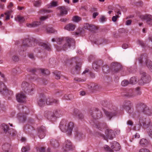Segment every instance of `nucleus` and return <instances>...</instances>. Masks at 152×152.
<instances>
[{"instance_id":"45","label":"nucleus","mask_w":152,"mask_h":152,"mask_svg":"<svg viewBox=\"0 0 152 152\" xmlns=\"http://www.w3.org/2000/svg\"><path fill=\"white\" fill-rule=\"evenodd\" d=\"M17 20L16 19V20H18L19 22L20 23L23 22L25 20L24 17L19 16H18L17 17Z\"/></svg>"},{"instance_id":"60","label":"nucleus","mask_w":152,"mask_h":152,"mask_svg":"<svg viewBox=\"0 0 152 152\" xmlns=\"http://www.w3.org/2000/svg\"><path fill=\"white\" fill-rule=\"evenodd\" d=\"M12 60L15 61H18L19 60V58L18 56L14 55L12 57Z\"/></svg>"},{"instance_id":"26","label":"nucleus","mask_w":152,"mask_h":152,"mask_svg":"<svg viewBox=\"0 0 152 152\" xmlns=\"http://www.w3.org/2000/svg\"><path fill=\"white\" fill-rule=\"evenodd\" d=\"M40 97V98L38 101V104L40 106H44L46 103L45 96L43 95H41Z\"/></svg>"},{"instance_id":"21","label":"nucleus","mask_w":152,"mask_h":152,"mask_svg":"<svg viewBox=\"0 0 152 152\" xmlns=\"http://www.w3.org/2000/svg\"><path fill=\"white\" fill-rule=\"evenodd\" d=\"M73 114L76 117L80 119H82L84 118L83 115L77 109H75L73 112Z\"/></svg>"},{"instance_id":"17","label":"nucleus","mask_w":152,"mask_h":152,"mask_svg":"<svg viewBox=\"0 0 152 152\" xmlns=\"http://www.w3.org/2000/svg\"><path fill=\"white\" fill-rule=\"evenodd\" d=\"M63 148L64 151H66L72 149V148L71 142L68 140L66 141L63 145Z\"/></svg>"},{"instance_id":"22","label":"nucleus","mask_w":152,"mask_h":152,"mask_svg":"<svg viewBox=\"0 0 152 152\" xmlns=\"http://www.w3.org/2000/svg\"><path fill=\"white\" fill-rule=\"evenodd\" d=\"M117 109L116 108L115 110L112 112L105 111L104 112L106 116L110 120L112 117L116 115L117 113Z\"/></svg>"},{"instance_id":"32","label":"nucleus","mask_w":152,"mask_h":152,"mask_svg":"<svg viewBox=\"0 0 152 152\" xmlns=\"http://www.w3.org/2000/svg\"><path fill=\"white\" fill-rule=\"evenodd\" d=\"M51 145L55 148H57L59 145V141L55 139H53L50 141Z\"/></svg>"},{"instance_id":"14","label":"nucleus","mask_w":152,"mask_h":152,"mask_svg":"<svg viewBox=\"0 0 152 152\" xmlns=\"http://www.w3.org/2000/svg\"><path fill=\"white\" fill-rule=\"evenodd\" d=\"M38 135L39 138L42 139L43 138L45 135V132H46V128L45 127L41 126L38 129Z\"/></svg>"},{"instance_id":"40","label":"nucleus","mask_w":152,"mask_h":152,"mask_svg":"<svg viewBox=\"0 0 152 152\" xmlns=\"http://www.w3.org/2000/svg\"><path fill=\"white\" fill-rule=\"evenodd\" d=\"M74 98L72 94L65 95L63 97V99L67 100H72Z\"/></svg>"},{"instance_id":"64","label":"nucleus","mask_w":152,"mask_h":152,"mask_svg":"<svg viewBox=\"0 0 152 152\" xmlns=\"http://www.w3.org/2000/svg\"><path fill=\"white\" fill-rule=\"evenodd\" d=\"M137 43L141 45L142 47H144L145 46L144 44V43L143 42L140 40H138L137 41Z\"/></svg>"},{"instance_id":"61","label":"nucleus","mask_w":152,"mask_h":152,"mask_svg":"<svg viewBox=\"0 0 152 152\" xmlns=\"http://www.w3.org/2000/svg\"><path fill=\"white\" fill-rule=\"evenodd\" d=\"M48 16H42L41 17L39 18L40 20L41 21H44L48 18Z\"/></svg>"},{"instance_id":"28","label":"nucleus","mask_w":152,"mask_h":152,"mask_svg":"<svg viewBox=\"0 0 152 152\" xmlns=\"http://www.w3.org/2000/svg\"><path fill=\"white\" fill-rule=\"evenodd\" d=\"M102 63V61L101 60L96 61L93 64V68L94 69H97L100 67Z\"/></svg>"},{"instance_id":"57","label":"nucleus","mask_w":152,"mask_h":152,"mask_svg":"<svg viewBox=\"0 0 152 152\" xmlns=\"http://www.w3.org/2000/svg\"><path fill=\"white\" fill-rule=\"evenodd\" d=\"M34 4L35 7H38L41 5V2L39 1H36L34 2Z\"/></svg>"},{"instance_id":"50","label":"nucleus","mask_w":152,"mask_h":152,"mask_svg":"<svg viewBox=\"0 0 152 152\" xmlns=\"http://www.w3.org/2000/svg\"><path fill=\"white\" fill-rule=\"evenodd\" d=\"M57 2L55 1H52L50 3V5L48 7V8H51L53 7H56L58 5Z\"/></svg>"},{"instance_id":"16","label":"nucleus","mask_w":152,"mask_h":152,"mask_svg":"<svg viewBox=\"0 0 152 152\" xmlns=\"http://www.w3.org/2000/svg\"><path fill=\"white\" fill-rule=\"evenodd\" d=\"M0 92L2 94H5L6 93H9L12 94L13 92L12 91H9L6 88V86L4 83L0 81Z\"/></svg>"},{"instance_id":"24","label":"nucleus","mask_w":152,"mask_h":152,"mask_svg":"<svg viewBox=\"0 0 152 152\" xmlns=\"http://www.w3.org/2000/svg\"><path fill=\"white\" fill-rule=\"evenodd\" d=\"M57 8L60 10V14H58L59 16H63L67 14V9L65 6H59Z\"/></svg>"},{"instance_id":"52","label":"nucleus","mask_w":152,"mask_h":152,"mask_svg":"<svg viewBox=\"0 0 152 152\" xmlns=\"http://www.w3.org/2000/svg\"><path fill=\"white\" fill-rule=\"evenodd\" d=\"M46 30L47 32L49 33H52L55 32L54 30L52 27H48Z\"/></svg>"},{"instance_id":"10","label":"nucleus","mask_w":152,"mask_h":152,"mask_svg":"<svg viewBox=\"0 0 152 152\" xmlns=\"http://www.w3.org/2000/svg\"><path fill=\"white\" fill-rule=\"evenodd\" d=\"M142 115H139V123L141 126H143L145 128H147L148 127V125L150 123V120H148L147 121L146 118L142 117Z\"/></svg>"},{"instance_id":"15","label":"nucleus","mask_w":152,"mask_h":152,"mask_svg":"<svg viewBox=\"0 0 152 152\" xmlns=\"http://www.w3.org/2000/svg\"><path fill=\"white\" fill-rule=\"evenodd\" d=\"M16 98L18 102L23 103L25 102L26 96L24 93L20 92L16 95Z\"/></svg>"},{"instance_id":"58","label":"nucleus","mask_w":152,"mask_h":152,"mask_svg":"<svg viewBox=\"0 0 152 152\" xmlns=\"http://www.w3.org/2000/svg\"><path fill=\"white\" fill-rule=\"evenodd\" d=\"M56 42L58 44H60L62 42L63 39L62 38H57L56 39Z\"/></svg>"},{"instance_id":"37","label":"nucleus","mask_w":152,"mask_h":152,"mask_svg":"<svg viewBox=\"0 0 152 152\" xmlns=\"http://www.w3.org/2000/svg\"><path fill=\"white\" fill-rule=\"evenodd\" d=\"M39 45L42 47L48 50L49 51L51 50L50 47V45L49 46L48 45L45 43L41 42L39 44Z\"/></svg>"},{"instance_id":"3","label":"nucleus","mask_w":152,"mask_h":152,"mask_svg":"<svg viewBox=\"0 0 152 152\" xmlns=\"http://www.w3.org/2000/svg\"><path fill=\"white\" fill-rule=\"evenodd\" d=\"M34 84H30L26 81H23L21 84V88L22 90L26 93L31 94L32 92L35 88Z\"/></svg>"},{"instance_id":"12","label":"nucleus","mask_w":152,"mask_h":152,"mask_svg":"<svg viewBox=\"0 0 152 152\" xmlns=\"http://www.w3.org/2000/svg\"><path fill=\"white\" fill-rule=\"evenodd\" d=\"M140 18L142 20H146V23L149 25H152V15H150L146 14L141 15Z\"/></svg>"},{"instance_id":"39","label":"nucleus","mask_w":152,"mask_h":152,"mask_svg":"<svg viewBox=\"0 0 152 152\" xmlns=\"http://www.w3.org/2000/svg\"><path fill=\"white\" fill-rule=\"evenodd\" d=\"M143 114H146L148 115H152V112L151 110L148 107L146 106Z\"/></svg>"},{"instance_id":"6","label":"nucleus","mask_w":152,"mask_h":152,"mask_svg":"<svg viewBox=\"0 0 152 152\" xmlns=\"http://www.w3.org/2000/svg\"><path fill=\"white\" fill-rule=\"evenodd\" d=\"M2 129L4 131V132L11 136H14L16 135V132L12 129H9V127L5 124H3L1 125Z\"/></svg>"},{"instance_id":"38","label":"nucleus","mask_w":152,"mask_h":152,"mask_svg":"<svg viewBox=\"0 0 152 152\" xmlns=\"http://www.w3.org/2000/svg\"><path fill=\"white\" fill-rule=\"evenodd\" d=\"M132 104V103L129 101H126L124 102L123 104L121 105V108H123L127 106L128 107L129 105Z\"/></svg>"},{"instance_id":"13","label":"nucleus","mask_w":152,"mask_h":152,"mask_svg":"<svg viewBox=\"0 0 152 152\" xmlns=\"http://www.w3.org/2000/svg\"><path fill=\"white\" fill-rule=\"evenodd\" d=\"M122 66L119 64L117 63H113L111 64V69L114 73L118 72L122 69Z\"/></svg>"},{"instance_id":"25","label":"nucleus","mask_w":152,"mask_h":152,"mask_svg":"<svg viewBox=\"0 0 152 152\" xmlns=\"http://www.w3.org/2000/svg\"><path fill=\"white\" fill-rule=\"evenodd\" d=\"M24 131L28 134H31L32 132L34 130V127L28 124L26 125L24 127Z\"/></svg>"},{"instance_id":"51","label":"nucleus","mask_w":152,"mask_h":152,"mask_svg":"<svg viewBox=\"0 0 152 152\" xmlns=\"http://www.w3.org/2000/svg\"><path fill=\"white\" fill-rule=\"evenodd\" d=\"M61 72H54L55 75V78L57 80L59 79L60 78Z\"/></svg>"},{"instance_id":"42","label":"nucleus","mask_w":152,"mask_h":152,"mask_svg":"<svg viewBox=\"0 0 152 152\" xmlns=\"http://www.w3.org/2000/svg\"><path fill=\"white\" fill-rule=\"evenodd\" d=\"M81 64L80 63H77L75 67V69L76 72V74H78L79 72L80 69V68L81 67Z\"/></svg>"},{"instance_id":"20","label":"nucleus","mask_w":152,"mask_h":152,"mask_svg":"<svg viewBox=\"0 0 152 152\" xmlns=\"http://www.w3.org/2000/svg\"><path fill=\"white\" fill-rule=\"evenodd\" d=\"M45 100L46 104L48 105H52L54 103L58 104L59 102L58 100L51 98L45 97Z\"/></svg>"},{"instance_id":"46","label":"nucleus","mask_w":152,"mask_h":152,"mask_svg":"<svg viewBox=\"0 0 152 152\" xmlns=\"http://www.w3.org/2000/svg\"><path fill=\"white\" fill-rule=\"evenodd\" d=\"M140 143L141 145L143 146L147 144L148 143V141L146 139H142L140 141Z\"/></svg>"},{"instance_id":"55","label":"nucleus","mask_w":152,"mask_h":152,"mask_svg":"<svg viewBox=\"0 0 152 152\" xmlns=\"http://www.w3.org/2000/svg\"><path fill=\"white\" fill-rule=\"evenodd\" d=\"M129 84H130L129 82L126 80H124L121 82V85L124 86H127Z\"/></svg>"},{"instance_id":"48","label":"nucleus","mask_w":152,"mask_h":152,"mask_svg":"<svg viewBox=\"0 0 152 152\" xmlns=\"http://www.w3.org/2000/svg\"><path fill=\"white\" fill-rule=\"evenodd\" d=\"M75 135L78 138L80 139L82 137L83 134L81 132L77 131L76 132Z\"/></svg>"},{"instance_id":"56","label":"nucleus","mask_w":152,"mask_h":152,"mask_svg":"<svg viewBox=\"0 0 152 152\" xmlns=\"http://www.w3.org/2000/svg\"><path fill=\"white\" fill-rule=\"evenodd\" d=\"M86 80V79H81L80 78H74V80L75 81L80 83L84 82Z\"/></svg>"},{"instance_id":"7","label":"nucleus","mask_w":152,"mask_h":152,"mask_svg":"<svg viewBox=\"0 0 152 152\" xmlns=\"http://www.w3.org/2000/svg\"><path fill=\"white\" fill-rule=\"evenodd\" d=\"M141 75V79L139 81V83L141 85L149 83L151 80V78L149 75L145 72L140 73Z\"/></svg>"},{"instance_id":"29","label":"nucleus","mask_w":152,"mask_h":152,"mask_svg":"<svg viewBox=\"0 0 152 152\" xmlns=\"http://www.w3.org/2000/svg\"><path fill=\"white\" fill-rule=\"evenodd\" d=\"M18 118L20 121L23 123L26 119V116L24 114L19 113L18 115Z\"/></svg>"},{"instance_id":"27","label":"nucleus","mask_w":152,"mask_h":152,"mask_svg":"<svg viewBox=\"0 0 152 152\" xmlns=\"http://www.w3.org/2000/svg\"><path fill=\"white\" fill-rule=\"evenodd\" d=\"M76 26L75 25L70 23L67 24L64 27L65 29L69 31H73L75 28Z\"/></svg>"},{"instance_id":"36","label":"nucleus","mask_w":152,"mask_h":152,"mask_svg":"<svg viewBox=\"0 0 152 152\" xmlns=\"http://www.w3.org/2000/svg\"><path fill=\"white\" fill-rule=\"evenodd\" d=\"M95 125L98 129L100 130L105 127V124L104 123H96Z\"/></svg>"},{"instance_id":"41","label":"nucleus","mask_w":152,"mask_h":152,"mask_svg":"<svg viewBox=\"0 0 152 152\" xmlns=\"http://www.w3.org/2000/svg\"><path fill=\"white\" fill-rule=\"evenodd\" d=\"M134 91V97L138 95H140L141 94V92L140 91V88L139 87L137 88Z\"/></svg>"},{"instance_id":"19","label":"nucleus","mask_w":152,"mask_h":152,"mask_svg":"<svg viewBox=\"0 0 152 152\" xmlns=\"http://www.w3.org/2000/svg\"><path fill=\"white\" fill-rule=\"evenodd\" d=\"M84 28L85 29H88L93 32H95L98 30L97 27L96 26L90 24L88 23L85 24Z\"/></svg>"},{"instance_id":"9","label":"nucleus","mask_w":152,"mask_h":152,"mask_svg":"<svg viewBox=\"0 0 152 152\" xmlns=\"http://www.w3.org/2000/svg\"><path fill=\"white\" fill-rule=\"evenodd\" d=\"M105 137L103 134L101 136L104 138V139L107 140V139H112L115 136V132L112 130L110 129H107L105 131Z\"/></svg>"},{"instance_id":"35","label":"nucleus","mask_w":152,"mask_h":152,"mask_svg":"<svg viewBox=\"0 0 152 152\" xmlns=\"http://www.w3.org/2000/svg\"><path fill=\"white\" fill-rule=\"evenodd\" d=\"M134 91L132 89L129 90L125 95L129 97H134Z\"/></svg>"},{"instance_id":"8","label":"nucleus","mask_w":152,"mask_h":152,"mask_svg":"<svg viewBox=\"0 0 152 152\" xmlns=\"http://www.w3.org/2000/svg\"><path fill=\"white\" fill-rule=\"evenodd\" d=\"M90 113L92 118L95 119L100 118L102 117V113L98 108L93 109L90 111Z\"/></svg>"},{"instance_id":"44","label":"nucleus","mask_w":152,"mask_h":152,"mask_svg":"<svg viewBox=\"0 0 152 152\" xmlns=\"http://www.w3.org/2000/svg\"><path fill=\"white\" fill-rule=\"evenodd\" d=\"M30 148L29 145H26L25 146H23L21 149L22 152H27L30 151Z\"/></svg>"},{"instance_id":"49","label":"nucleus","mask_w":152,"mask_h":152,"mask_svg":"<svg viewBox=\"0 0 152 152\" xmlns=\"http://www.w3.org/2000/svg\"><path fill=\"white\" fill-rule=\"evenodd\" d=\"M45 148L44 147H37L36 148L37 152H45Z\"/></svg>"},{"instance_id":"11","label":"nucleus","mask_w":152,"mask_h":152,"mask_svg":"<svg viewBox=\"0 0 152 152\" xmlns=\"http://www.w3.org/2000/svg\"><path fill=\"white\" fill-rule=\"evenodd\" d=\"M146 106L143 103H138L136 106V111L140 114L143 115Z\"/></svg>"},{"instance_id":"18","label":"nucleus","mask_w":152,"mask_h":152,"mask_svg":"<svg viewBox=\"0 0 152 152\" xmlns=\"http://www.w3.org/2000/svg\"><path fill=\"white\" fill-rule=\"evenodd\" d=\"M23 43V45L25 47H30L35 45V42L29 38L24 40Z\"/></svg>"},{"instance_id":"23","label":"nucleus","mask_w":152,"mask_h":152,"mask_svg":"<svg viewBox=\"0 0 152 152\" xmlns=\"http://www.w3.org/2000/svg\"><path fill=\"white\" fill-rule=\"evenodd\" d=\"M2 148L4 152H11L12 146L10 143H6L3 145Z\"/></svg>"},{"instance_id":"31","label":"nucleus","mask_w":152,"mask_h":152,"mask_svg":"<svg viewBox=\"0 0 152 152\" xmlns=\"http://www.w3.org/2000/svg\"><path fill=\"white\" fill-rule=\"evenodd\" d=\"M66 42L69 48H70L72 46H74V44L75 43V41L74 39H73L67 37Z\"/></svg>"},{"instance_id":"53","label":"nucleus","mask_w":152,"mask_h":152,"mask_svg":"<svg viewBox=\"0 0 152 152\" xmlns=\"http://www.w3.org/2000/svg\"><path fill=\"white\" fill-rule=\"evenodd\" d=\"M81 20L80 17L77 16H75L72 18V20L75 22H78Z\"/></svg>"},{"instance_id":"59","label":"nucleus","mask_w":152,"mask_h":152,"mask_svg":"<svg viewBox=\"0 0 152 152\" xmlns=\"http://www.w3.org/2000/svg\"><path fill=\"white\" fill-rule=\"evenodd\" d=\"M139 152H151L148 149L146 148H142L140 149Z\"/></svg>"},{"instance_id":"63","label":"nucleus","mask_w":152,"mask_h":152,"mask_svg":"<svg viewBox=\"0 0 152 152\" xmlns=\"http://www.w3.org/2000/svg\"><path fill=\"white\" fill-rule=\"evenodd\" d=\"M119 17V16L118 15L113 16L112 18V20L113 21L115 22L117 20V19Z\"/></svg>"},{"instance_id":"33","label":"nucleus","mask_w":152,"mask_h":152,"mask_svg":"<svg viewBox=\"0 0 152 152\" xmlns=\"http://www.w3.org/2000/svg\"><path fill=\"white\" fill-rule=\"evenodd\" d=\"M40 24V22L35 21L32 23L27 24V26L28 27H34L39 25Z\"/></svg>"},{"instance_id":"1","label":"nucleus","mask_w":152,"mask_h":152,"mask_svg":"<svg viewBox=\"0 0 152 152\" xmlns=\"http://www.w3.org/2000/svg\"><path fill=\"white\" fill-rule=\"evenodd\" d=\"M74 126L73 122L62 120L60 122V128L62 132H66L68 135H71Z\"/></svg>"},{"instance_id":"43","label":"nucleus","mask_w":152,"mask_h":152,"mask_svg":"<svg viewBox=\"0 0 152 152\" xmlns=\"http://www.w3.org/2000/svg\"><path fill=\"white\" fill-rule=\"evenodd\" d=\"M129 83L132 84H134L137 82V78L134 77H132L130 79Z\"/></svg>"},{"instance_id":"34","label":"nucleus","mask_w":152,"mask_h":152,"mask_svg":"<svg viewBox=\"0 0 152 152\" xmlns=\"http://www.w3.org/2000/svg\"><path fill=\"white\" fill-rule=\"evenodd\" d=\"M88 87L91 90H96L98 88L99 86L96 84L94 83H91L88 85Z\"/></svg>"},{"instance_id":"4","label":"nucleus","mask_w":152,"mask_h":152,"mask_svg":"<svg viewBox=\"0 0 152 152\" xmlns=\"http://www.w3.org/2000/svg\"><path fill=\"white\" fill-rule=\"evenodd\" d=\"M120 146L119 144L116 142L114 141L113 143V145L111 146V149L107 145H105L104 146V150L109 152H113V150L115 151H118L120 149Z\"/></svg>"},{"instance_id":"30","label":"nucleus","mask_w":152,"mask_h":152,"mask_svg":"<svg viewBox=\"0 0 152 152\" xmlns=\"http://www.w3.org/2000/svg\"><path fill=\"white\" fill-rule=\"evenodd\" d=\"M132 104L129 105L128 107L127 106L124 108H122V109H125L127 112L130 114L132 113L133 112V109L132 108Z\"/></svg>"},{"instance_id":"5","label":"nucleus","mask_w":152,"mask_h":152,"mask_svg":"<svg viewBox=\"0 0 152 152\" xmlns=\"http://www.w3.org/2000/svg\"><path fill=\"white\" fill-rule=\"evenodd\" d=\"M143 58L146 59V64L147 66L152 72V62L148 59L147 56L146 54H143L138 59L139 62L142 64L143 63Z\"/></svg>"},{"instance_id":"54","label":"nucleus","mask_w":152,"mask_h":152,"mask_svg":"<svg viewBox=\"0 0 152 152\" xmlns=\"http://www.w3.org/2000/svg\"><path fill=\"white\" fill-rule=\"evenodd\" d=\"M102 69L104 73H106L108 72L109 67L107 65H104L103 66Z\"/></svg>"},{"instance_id":"62","label":"nucleus","mask_w":152,"mask_h":152,"mask_svg":"<svg viewBox=\"0 0 152 152\" xmlns=\"http://www.w3.org/2000/svg\"><path fill=\"white\" fill-rule=\"evenodd\" d=\"M18 70L16 68L13 69L12 71V73L13 75H15L18 72Z\"/></svg>"},{"instance_id":"47","label":"nucleus","mask_w":152,"mask_h":152,"mask_svg":"<svg viewBox=\"0 0 152 152\" xmlns=\"http://www.w3.org/2000/svg\"><path fill=\"white\" fill-rule=\"evenodd\" d=\"M41 72L42 73L45 75H48L50 73L49 71L47 69H40Z\"/></svg>"},{"instance_id":"2","label":"nucleus","mask_w":152,"mask_h":152,"mask_svg":"<svg viewBox=\"0 0 152 152\" xmlns=\"http://www.w3.org/2000/svg\"><path fill=\"white\" fill-rule=\"evenodd\" d=\"M64 111L60 109H57L51 111H46L45 115L48 119L50 120H55L57 117L60 116L64 114Z\"/></svg>"}]
</instances>
